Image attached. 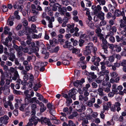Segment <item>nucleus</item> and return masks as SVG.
I'll use <instances>...</instances> for the list:
<instances>
[{"label":"nucleus","mask_w":126,"mask_h":126,"mask_svg":"<svg viewBox=\"0 0 126 126\" xmlns=\"http://www.w3.org/2000/svg\"><path fill=\"white\" fill-rule=\"evenodd\" d=\"M97 50L96 47H94L92 43H90L85 47V50L84 52V54L86 55H88L91 51L95 52Z\"/></svg>","instance_id":"obj_1"},{"label":"nucleus","mask_w":126,"mask_h":126,"mask_svg":"<svg viewBox=\"0 0 126 126\" xmlns=\"http://www.w3.org/2000/svg\"><path fill=\"white\" fill-rule=\"evenodd\" d=\"M77 92L76 90L74 88L71 89L69 91V93L68 94V96L70 98H72L74 100L76 99V94Z\"/></svg>","instance_id":"obj_2"},{"label":"nucleus","mask_w":126,"mask_h":126,"mask_svg":"<svg viewBox=\"0 0 126 126\" xmlns=\"http://www.w3.org/2000/svg\"><path fill=\"white\" fill-rule=\"evenodd\" d=\"M92 9L95 15L97 14L101 10V7L99 5H97L96 7L95 6H92Z\"/></svg>","instance_id":"obj_3"},{"label":"nucleus","mask_w":126,"mask_h":126,"mask_svg":"<svg viewBox=\"0 0 126 126\" xmlns=\"http://www.w3.org/2000/svg\"><path fill=\"white\" fill-rule=\"evenodd\" d=\"M119 30L122 31L121 33L126 37V25L123 23H121L120 25Z\"/></svg>","instance_id":"obj_4"},{"label":"nucleus","mask_w":126,"mask_h":126,"mask_svg":"<svg viewBox=\"0 0 126 126\" xmlns=\"http://www.w3.org/2000/svg\"><path fill=\"white\" fill-rule=\"evenodd\" d=\"M2 90L3 91L5 95L8 94L10 92V90L7 86H5L3 88L2 87L0 88V95L2 93Z\"/></svg>","instance_id":"obj_5"},{"label":"nucleus","mask_w":126,"mask_h":126,"mask_svg":"<svg viewBox=\"0 0 126 126\" xmlns=\"http://www.w3.org/2000/svg\"><path fill=\"white\" fill-rule=\"evenodd\" d=\"M46 19L47 20L49 21V24H48V27L50 28L52 27V22L54 21V17H51L50 18L48 16L46 17Z\"/></svg>","instance_id":"obj_6"},{"label":"nucleus","mask_w":126,"mask_h":126,"mask_svg":"<svg viewBox=\"0 0 126 126\" xmlns=\"http://www.w3.org/2000/svg\"><path fill=\"white\" fill-rule=\"evenodd\" d=\"M9 117L7 115H4L1 117L0 118V121L3 123L5 125L8 122Z\"/></svg>","instance_id":"obj_7"},{"label":"nucleus","mask_w":126,"mask_h":126,"mask_svg":"<svg viewBox=\"0 0 126 126\" xmlns=\"http://www.w3.org/2000/svg\"><path fill=\"white\" fill-rule=\"evenodd\" d=\"M36 100V98L34 97L30 98V97L26 98L25 99V103L26 105H28V103H32L34 101Z\"/></svg>","instance_id":"obj_8"},{"label":"nucleus","mask_w":126,"mask_h":126,"mask_svg":"<svg viewBox=\"0 0 126 126\" xmlns=\"http://www.w3.org/2000/svg\"><path fill=\"white\" fill-rule=\"evenodd\" d=\"M41 122L47 124L49 126L51 125V123L50 122V120L46 118L42 117L41 118Z\"/></svg>","instance_id":"obj_9"},{"label":"nucleus","mask_w":126,"mask_h":126,"mask_svg":"<svg viewBox=\"0 0 126 126\" xmlns=\"http://www.w3.org/2000/svg\"><path fill=\"white\" fill-rule=\"evenodd\" d=\"M109 62L108 61H105V63L104 62H102L100 63V64L101 65V69L102 71H104L106 69V67L105 66V64L108 65L109 67L111 66L110 64H109Z\"/></svg>","instance_id":"obj_10"},{"label":"nucleus","mask_w":126,"mask_h":126,"mask_svg":"<svg viewBox=\"0 0 126 126\" xmlns=\"http://www.w3.org/2000/svg\"><path fill=\"white\" fill-rule=\"evenodd\" d=\"M31 118L29 119L30 122H33L34 125L35 126L37 124L38 121H40V120L38 119L34 116H31Z\"/></svg>","instance_id":"obj_11"},{"label":"nucleus","mask_w":126,"mask_h":126,"mask_svg":"<svg viewBox=\"0 0 126 126\" xmlns=\"http://www.w3.org/2000/svg\"><path fill=\"white\" fill-rule=\"evenodd\" d=\"M77 65L78 67H81L82 69H84L86 67L84 62L82 61H79L77 63Z\"/></svg>","instance_id":"obj_12"},{"label":"nucleus","mask_w":126,"mask_h":126,"mask_svg":"<svg viewBox=\"0 0 126 126\" xmlns=\"http://www.w3.org/2000/svg\"><path fill=\"white\" fill-rule=\"evenodd\" d=\"M84 82V79H82L80 80H76L73 83V84L75 86L77 87L79 85L82 84Z\"/></svg>","instance_id":"obj_13"},{"label":"nucleus","mask_w":126,"mask_h":126,"mask_svg":"<svg viewBox=\"0 0 126 126\" xmlns=\"http://www.w3.org/2000/svg\"><path fill=\"white\" fill-rule=\"evenodd\" d=\"M36 26L34 24H32L31 26V29L29 28L28 29V30L29 32H33L37 33V31L36 29Z\"/></svg>","instance_id":"obj_14"},{"label":"nucleus","mask_w":126,"mask_h":126,"mask_svg":"<svg viewBox=\"0 0 126 126\" xmlns=\"http://www.w3.org/2000/svg\"><path fill=\"white\" fill-rule=\"evenodd\" d=\"M97 15V17L101 20L104 19V13L102 11H100Z\"/></svg>","instance_id":"obj_15"},{"label":"nucleus","mask_w":126,"mask_h":126,"mask_svg":"<svg viewBox=\"0 0 126 126\" xmlns=\"http://www.w3.org/2000/svg\"><path fill=\"white\" fill-rule=\"evenodd\" d=\"M124 13L123 11L121 12L119 10H116L115 11L114 15L115 16H120L122 15L123 16L124 15Z\"/></svg>","instance_id":"obj_16"},{"label":"nucleus","mask_w":126,"mask_h":126,"mask_svg":"<svg viewBox=\"0 0 126 126\" xmlns=\"http://www.w3.org/2000/svg\"><path fill=\"white\" fill-rule=\"evenodd\" d=\"M95 98H92L91 100H89L87 101V105L89 107L92 106L93 103L95 102Z\"/></svg>","instance_id":"obj_17"},{"label":"nucleus","mask_w":126,"mask_h":126,"mask_svg":"<svg viewBox=\"0 0 126 126\" xmlns=\"http://www.w3.org/2000/svg\"><path fill=\"white\" fill-rule=\"evenodd\" d=\"M121 50V48L120 46H119L117 45H114V48L113 51H116L117 52H120Z\"/></svg>","instance_id":"obj_18"},{"label":"nucleus","mask_w":126,"mask_h":126,"mask_svg":"<svg viewBox=\"0 0 126 126\" xmlns=\"http://www.w3.org/2000/svg\"><path fill=\"white\" fill-rule=\"evenodd\" d=\"M47 106L48 109L50 110L51 111H52L53 113H55V111L53 109L54 108V106H52L50 103H47Z\"/></svg>","instance_id":"obj_19"},{"label":"nucleus","mask_w":126,"mask_h":126,"mask_svg":"<svg viewBox=\"0 0 126 126\" xmlns=\"http://www.w3.org/2000/svg\"><path fill=\"white\" fill-rule=\"evenodd\" d=\"M115 6L114 5H112L110 4H108V6L109 10L111 12H112L114 11Z\"/></svg>","instance_id":"obj_20"},{"label":"nucleus","mask_w":126,"mask_h":126,"mask_svg":"<svg viewBox=\"0 0 126 126\" xmlns=\"http://www.w3.org/2000/svg\"><path fill=\"white\" fill-rule=\"evenodd\" d=\"M117 85L115 84H114L112 86V92L114 93H116L118 92L117 88V89L116 87Z\"/></svg>","instance_id":"obj_21"},{"label":"nucleus","mask_w":126,"mask_h":126,"mask_svg":"<svg viewBox=\"0 0 126 126\" xmlns=\"http://www.w3.org/2000/svg\"><path fill=\"white\" fill-rule=\"evenodd\" d=\"M86 24L91 28H92L94 26V24L91 20H87L86 21Z\"/></svg>","instance_id":"obj_22"},{"label":"nucleus","mask_w":126,"mask_h":126,"mask_svg":"<svg viewBox=\"0 0 126 126\" xmlns=\"http://www.w3.org/2000/svg\"><path fill=\"white\" fill-rule=\"evenodd\" d=\"M59 11L61 12L62 15H63L64 14V13L67 11V10L66 8H63V9H62L61 8H60L58 10Z\"/></svg>","instance_id":"obj_23"},{"label":"nucleus","mask_w":126,"mask_h":126,"mask_svg":"<svg viewBox=\"0 0 126 126\" xmlns=\"http://www.w3.org/2000/svg\"><path fill=\"white\" fill-rule=\"evenodd\" d=\"M19 75L17 71H16L14 73V76L12 78V79L16 80L17 78H19Z\"/></svg>","instance_id":"obj_24"},{"label":"nucleus","mask_w":126,"mask_h":126,"mask_svg":"<svg viewBox=\"0 0 126 126\" xmlns=\"http://www.w3.org/2000/svg\"><path fill=\"white\" fill-rule=\"evenodd\" d=\"M10 57L9 58V59L12 62H13L15 58V57L14 54L13 53L10 54Z\"/></svg>","instance_id":"obj_25"},{"label":"nucleus","mask_w":126,"mask_h":126,"mask_svg":"<svg viewBox=\"0 0 126 126\" xmlns=\"http://www.w3.org/2000/svg\"><path fill=\"white\" fill-rule=\"evenodd\" d=\"M78 113L77 112H74L68 116V118L69 119H72L74 117H76Z\"/></svg>","instance_id":"obj_26"},{"label":"nucleus","mask_w":126,"mask_h":126,"mask_svg":"<svg viewBox=\"0 0 126 126\" xmlns=\"http://www.w3.org/2000/svg\"><path fill=\"white\" fill-rule=\"evenodd\" d=\"M14 48L16 50H21L22 49V47L20 46L18 47V46L15 44H14L13 46Z\"/></svg>","instance_id":"obj_27"},{"label":"nucleus","mask_w":126,"mask_h":126,"mask_svg":"<svg viewBox=\"0 0 126 126\" xmlns=\"http://www.w3.org/2000/svg\"><path fill=\"white\" fill-rule=\"evenodd\" d=\"M98 2L100 5H103L105 4L106 1L105 0H96Z\"/></svg>","instance_id":"obj_28"},{"label":"nucleus","mask_w":126,"mask_h":126,"mask_svg":"<svg viewBox=\"0 0 126 126\" xmlns=\"http://www.w3.org/2000/svg\"><path fill=\"white\" fill-rule=\"evenodd\" d=\"M111 76L112 78H115L117 77L118 75V74L116 72H112L110 73Z\"/></svg>","instance_id":"obj_29"},{"label":"nucleus","mask_w":126,"mask_h":126,"mask_svg":"<svg viewBox=\"0 0 126 126\" xmlns=\"http://www.w3.org/2000/svg\"><path fill=\"white\" fill-rule=\"evenodd\" d=\"M96 27L97 28L95 30L96 33H97L98 35L99 34H101V29L98 27L97 26H96Z\"/></svg>","instance_id":"obj_30"},{"label":"nucleus","mask_w":126,"mask_h":126,"mask_svg":"<svg viewBox=\"0 0 126 126\" xmlns=\"http://www.w3.org/2000/svg\"><path fill=\"white\" fill-rule=\"evenodd\" d=\"M97 91L99 92V95L101 96L103 95H104L103 92V90L101 88H99L98 89Z\"/></svg>","instance_id":"obj_31"},{"label":"nucleus","mask_w":126,"mask_h":126,"mask_svg":"<svg viewBox=\"0 0 126 126\" xmlns=\"http://www.w3.org/2000/svg\"><path fill=\"white\" fill-rule=\"evenodd\" d=\"M10 29L7 27L6 26L5 27L4 29V33L7 34L8 33V32L10 30Z\"/></svg>","instance_id":"obj_32"},{"label":"nucleus","mask_w":126,"mask_h":126,"mask_svg":"<svg viewBox=\"0 0 126 126\" xmlns=\"http://www.w3.org/2000/svg\"><path fill=\"white\" fill-rule=\"evenodd\" d=\"M22 22L24 26H26L28 25V22L27 20L25 18H24L22 20Z\"/></svg>","instance_id":"obj_33"},{"label":"nucleus","mask_w":126,"mask_h":126,"mask_svg":"<svg viewBox=\"0 0 126 126\" xmlns=\"http://www.w3.org/2000/svg\"><path fill=\"white\" fill-rule=\"evenodd\" d=\"M80 50L79 49H78L76 48H73L72 50V53L75 54H77L79 53L80 52Z\"/></svg>","instance_id":"obj_34"},{"label":"nucleus","mask_w":126,"mask_h":126,"mask_svg":"<svg viewBox=\"0 0 126 126\" xmlns=\"http://www.w3.org/2000/svg\"><path fill=\"white\" fill-rule=\"evenodd\" d=\"M62 4L65 6L67 5L69 3L68 0H62Z\"/></svg>","instance_id":"obj_35"},{"label":"nucleus","mask_w":126,"mask_h":126,"mask_svg":"<svg viewBox=\"0 0 126 126\" xmlns=\"http://www.w3.org/2000/svg\"><path fill=\"white\" fill-rule=\"evenodd\" d=\"M107 59L109 60L110 62L112 63L113 62L114 60V58L113 56H112L109 57H108Z\"/></svg>","instance_id":"obj_36"},{"label":"nucleus","mask_w":126,"mask_h":126,"mask_svg":"<svg viewBox=\"0 0 126 126\" xmlns=\"http://www.w3.org/2000/svg\"><path fill=\"white\" fill-rule=\"evenodd\" d=\"M102 21L100 22L99 26H104L107 24V22L105 20H102Z\"/></svg>","instance_id":"obj_37"},{"label":"nucleus","mask_w":126,"mask_h":126,"mask_svg":"<svg viewBox=\"0 0 126 126\" xmlns=\"http://www.w3.org/2000/svg\"><path fill=\"white\" fill-rule=\"evenodd\" d=\"M9 39L8 38H6L5 42H3V44L7 46L8 47H10L9 46H8V43L9 42Z\"/></svg>","instance_id":"obj_38"},{"label":"nucleus","mask_w":126,"mask_h":126,"mask_svg":"<svg viewBox=\"0 0 126 126\" xmlns=\"http://www.w3.org/2000/svg\"><path fill=\"white\" fill-rule=\"evenodd\" d=\"M71 41L73 42V45L74 46H76L78 44V42L76 40H74L73 38L70 39Z\"/></svg>","instance_id":"obj_39"},{"label":"nucleus","mask_w":126,"mask_h":126,"mask_svg":"<svg viewBox=\"0 0 126 126\" xmlns=\"http://www.w3.org/2000/svg\"><path fill=\"white\" fill-rule=\"evenodd\" d=\"M70 45V44L68 41H66L65 44L63 45V47L64 48H67Z\"/></svg>","instance_id":"obj_40"},{"label":"nucleus","mask_w":126,"mask_h":126,"mask_svg":"<svg viewBox=\"0 0 126 126\" xmlns=\"http://www.w3.org/2000/svg\"><path fill=\"white\" fill-rule=\"evenodd\" d=\"M36 17L35 16H33L31 17L29 19V21H32L33 22H34L36 20Z\"/></svg>","instance_id":"obj_41"},{"label":"nucleus","mask_w":126,"mask_h":126,"mask_svg":"<svg viewBox=\"0 0 126 126\" xmlns=\"http://www.w3.org/2000/svg\"><path fill=\"white\" fill-rule=\"evenodd\" d=\"M27 34V33H26L25 32L24 30H21L19 31L18 32V35L20 36H22L25 34Z\"/></svg>","instance_id":"obj_42"},{"label":"nucleus","mask_w":126,"mask_h":126,"mask_svg":"<svg viewBox=\"0 0 126 126\" xmlns=\"http://www.w3.org/2000/svg\"><path fill=\"white\" fill-rule=\"evenodd\" d=\"M24 94L27 97V98L30 97V95L29 94V91L28 90H26L24 92Z\"/></svg>","instance_id":"obj_43"},{"label":"nucleus","mask_w":126,"mask_h":126,"mask_svg":"<svg viewBox=\"0 0 126 126\" xmlns=\"http://www.w3.org/2000/svg\"><path fill=\"white\" fill-rule=\"evenodd\" d=\"M25 69L27 71H28L30 70H32V67L31 65L26 66L25 67Z\"/></svg>","instance_id":"obj_44"},{"label":"nucleus","mask_w":126,"mask_h":126,"mask_svg":"<svg viewBox=\"0 0 126 126\" xmlns=\"http://www.w3.org/2000/svg\"><path fill=\"white\" fill-rule=\"evenodd\" d=\"M9 103V106H10L11 110H13L14 109V107L11 102H8Z\"/></svg>","instance_id":"obj_45"},{"label":"nucleus","mask_w":126,"mask_h":126,"mask_svg":"<svg viewBox=\"0 0 126 126\" xmlns=\"http://www.w3.org/2000/svg\"><path fill=\"white\" fill-rule=\"evenodd\" d=\"M31 12L33 15H38L39 14L38 11L36 10L35 9L32 10Z\"/></svg>","instance_id":"obj_46"},{"label":"nucleus","mask_w":126,"mask_h":126,"mask_svg":"<svg viewBox=\"0 0 126 126\" xmlns=\"http://www.w3.org/2000/svg\"><path fill=\"white\" fill-rule=\"evenodd\" d=\"M88 121L87 119H84L83 120L82 123V125L83 126H84L85 124H88Z\"/></svg>","instance_id":"obj_47"},{"label":"nucleus","mask_w":126,"mask_h":126,"mask_svg":"<svg viewBox=\"0 0 126 126\" xmlns=\"http://www.w3.org/2000/svg\"><path fill=\"white\" fill-rule=\"evenodd\" d=\"M117 118V116H114L113 117L112 119L110 121L111 123H112L113 124L112 125H113L114 124V122L113 121V119L116 120V118Z\"/></svg>","instance_id":"obj_48"},{"label":"nucleus","mask_w":126,"mask_h":126,"mask_svg":"<svg viewBox=\"0 0 126 126\" xmlns=\"http://www.w3.org/2000/svg\"><path fill=\"white\" fill-rule=\"evenodd\" d=\"M90 85L88 84L86 85L85 87H84L82 89L83 90H88V88L90 87Z\"/></svg>","instance_id":"obj_49"},{"label":"nucleus","mask_w":126,"mask_h":126,"mask_svg":"<svg viewBox=\"0 0 126 126\" xmlns=\"http://www.w3.org/2000/svg\"><path fill=\"white\" fill-rule=\"evenodd\" d=\"M82 33V32H80L79 33H78L77 32H75V33L73 34V36H80V34H81Z\"/></svg>","instance_id":"obj_50"},{"label":"nucleus","mask_w":126,"mask_h":126,"mask_svg":"<svg viewBox=\"0 0 126 126\" xmlns=\"http://www.w3.org/2000/svg\"><path fill=\"white\" fill-rule=\"evenodd\" d=\"M22 49L21 50H19L17 51V56L20 57L22 55Z\"/></svg>","instance_id":"obj_51"},{"label":"nucleus","mask_w":126,"mask_h":126,"mask_svg":"<svg viewBox=\"0 0 126 126\" xmlns=\"http://www.w3.org/2000/svg\"><path fill=\"white\" fill-rule=\"evenodd\" d=\"M62 63L63 64L65 65H68L69 64V61L66 60L63 61Z\"/></svg>","instance_id":"obj_52"},{"label":"nucleus","mask_w":126,"mask_h":126,"mask_svg":"<svg viewBox=\"0 0 126 126\" xmlns=\"http://www.w3.org/2000/svg\"><path fill=\"white\" fill-rule=\"evenodd\" d=\"M13 22L12 20H10L9 19H8L7 23L8 25H9L11 26L13 25Z\"/></svg>","instance_id":"obj_53"},{"label":"nucleus","mask_w":126,"mask_h":126,"mask_svg":"<svg viewBox=\"0 0 126 126\" xmlns=\"http://www.w3.org/2000/svg\"><path fill=\"white\" fill-rule=\"evenodd\" d=\"M68 125L69 126H75V124L73 123V122L71 120L68 121Z\"/></svg>","instance_id":"obj_54"},{"label":"nucleus","mask_w":126,"mask_h":126,"mask_svg":"<svg viewBox=\"0 0 126 126\" xmlns=\"http://www.w3.org/2000/svg\"><path fill=\"white\" fill-rule=\"evenodd\" d=\"M25 104H22L20 107L19 109L22 111H23L24 108L25 107Z\"/></svg>","instance_id":"obj_55"},{"label":"nucleus","mask_w":126,"mask_h":126,"mask_svg":"<svg viewBox=\"0 0 126 126\" xmlns=\"http://www.w3.org/2000/svg\"><path fill=\"white\" fill-rule=\"evenodd\" d=\"M57 0H49V1L50 2V3L49 5L50 6H53L52 5V3H54L55 2H57Z\"/></svg>","instance_id":"obj_56"},{"label":"nucleus","mask_w":126,"mask_h":126,"mask_svg":"<svg viewBox=\"0 0 126 126\" xmlns=\"http://www.w3.org/2000/svg\"><path fill=\"white\" fill-rule=\"evenodd\" d=\"M8 102H10L9 101H8L7 102H5L4 104V106L5 108H8V106H9V103Z\"/></svg>","instance_id":"obj_57"},{"label":"nucleus","mask_w":126,"mask_h":126,"mask_svg":"<svg viewBox=\"0 0 126 126\" xmlns=\"http://www.w3.org/2000/svg\"><path fill=\"white\" fill-rule=\"evenodd\" d=\"M69 18L67 17H64L63 18V22L67 23L68 22Z\"/></svg>","instance_id":"obj_58"},{"label":"nucleus","mask_w":126,"mask_h":126,"mask_svg":"<svg viewBox=\"0 0 126 126\" xmlns=\"http://www.w3.org/2000/svg\"><path fill=\"white\" fill-rule=\"evenodd\" d=\"M35 86L33 87L34 90V91H36L38 90V88H40L41 87V85H39L38 86L37 84H35Z\"/></svg>","instance_id":"obj_59"},{"label":"nucleus","mask_w":126,"mask_h":126,"mask_svg":"<svg viewBox=\"0 0 126 126\" xmlns=\"http://www.w3.org/2000/svg\"><path fill=\"white\" fill-rule=\"evenodd\" d=\"M65 32L64 29L63 28L60 29L59 30V32L60 34L64 33Z\"/></svg>","instance_id":"obj_60"},{"label":"nucleus","mask_w":126,"mask_h":126,"mask_svg":"<svg viewBox=\"0 0 126 126\" xmlns=\"http://www.w3.org/2000/svg\"><path fill=\"white\" fill-rule=\"evenodd\" d=\"M84 42V41L81 39H80L79 41V45L80 47H81L82 46Z\"/></svg>","instance_id":"obj_61"},{"label":"nucleus","mask_w":126,"mask_h":126,"mask_svg":"<svg viewBox=\"0 0 126 126\" xmlns=\"http://www.w3.org/2000/svg\"><path fill=\"white\" fill-rule=\"evenodd\" d=\"M74 25L73 24L71 25L69 24H68L67 25V27L68 29H71L72 28H74Z\"/></svg>","instance_id":"obj_62"},{"label":"nucleus","mask_w":126,"mask_h":126,"mask_svg":"<svg viewBox=\"0 0 126 126\" xmlns=\"http://www.w3.org/2000/svg\"><path fill=\"white\" fill-rule=\"evenodd\" d=\"M84 93V95L85 96H88L89 95V93L87 92V90H83Z\"/></svg>","instance_id":"obj_63"},{"label":"nucleus","mask_w":126,"mask_h":126,"mask_svg":"<svg viewBox=\"0 0 126 126\" xmlns=\"http://www.w3.org/2000/svg\"><path fill=\"white\" fill-rule=\"evenodd\" d=\"M109 46V48L111 49H112V51H113L114 45L113 44H110L108 45Z\"/></svg>","instance_id":"obj_64"}]
</instances>
